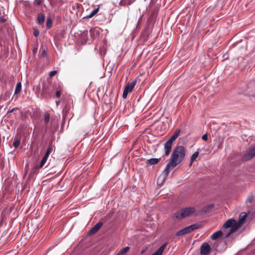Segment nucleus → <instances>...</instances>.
<instances>
[{
  "label": "nucleus",
  "mask_w": 255,
  "mask_h": 255,
  "mask_svg": "<svg viewBox=\"0 0 255 255\" xmlns=\"http://www.w3.org/2000/svg\"><path fill=\"white\" fill-rule=\"evenodd\" d=\"M185 153V148L182 145L177 146L174 148L171 155L170 161L166 165L162 173L165 177H167L170 170L183 160Z\"/></svg>",
  "instance_id": "obj_1"
},
{
  "label": "nucleus",
  "mask_w": 255,
  "mask_h": 255,
  "mask_svg": "<svg viewBox=\"0 0 255 255\" xmlns=\"http://www.w3.org/2000/svg\"><path fill=\"white\" fill-rule=\"evenodd\" d=\"M248 216V214L247 213L242 212L240 215L239 219L238 222L234 219L228 220L223 226L225 229L231 228L230 231L227 234L226 237H228L231 234L237 231L245 223Z\"/></svg>",
  "instance_id": "obj_2"
},
{
  "label": "nucleus",
  "mask_w": 255,
  "mask_h": 255,
  "mask_svg": "<svg viewBox=\"0 0 255 255\" xmlns=\"http://www.w3.org/2000/svg\"><path fill=\"white\" fill-rule=\"evenodd\" d=\"M180 130L179 129H176L174 134L170 138L164 143V148L165 150V155L167 156L169 154L172 146L173 141H174L179 136Z\"/></svg>",
  "instance_id": "obj_3"
},
{
  "label": "nucleus",
  "mask_w": 255,
  "mask_h": 255,
  "mask_svg": "<svg viewBox=\"0 0 255 255\" xmlns=\"http://www.w3.org/2000/svg\"><path fill=\"white\" fill-rule=\"evenodd\" d=\"M195 212V209L193 207H187L181 209L174 214V217L180 219L187 217Z\"/></svg>",
  "instance_id": "obj_4"
},
{
  "label": "nucleus",
  "mask_w": 255,
  "mask_h": 255,
  "mask_svg": "<svg viewBox=\"0 0 255 255\" xmlns=\"http://www.w3.org/2000/svg\"><path fill=\"white\" fill-rule=\"evenodd\" d=\"M200 225L195 224L184 228L176 233L177 236L184 235L188 234L195 229L200 228Z\"/></svg>",
  "instance_id": "obj_5"
},
{
  "label": "nucleus",
  "mask_w": 255,
  "mask_h": 255,
  "mask_svg": "<svg viewBox=\"0 0 255 255\" xmlns=\"http://www.w3.org/2000/svg\"><path fill=\"white\" fill-rule=\"evenodd\" d=\"M136 80H134L131 82H128L126 85L123 94V98L126 99L127 97V95L130 92H131L134 87Z\"/></svg>",
  "instance_id": "obj_6"
},
{
  "label": "nucleus",
  "mask_w": 255,
  "mask_h": 255,
  "mask_svg": "<svg viewBox=\"0 0 255 255\" xmlns=\"http://www.w3.org/2000/svg\"><path fill=\"white\" fill-rule=\"evenodd\" d=\"M211 251V247L207 243H204L200 248V254L201 255H207Z\"/></svg>",
  "instance_id": "obj_7"
},
{
  "label": "nucleus",
  "mask_w": 255,
  "mask_h": 255,
  "mask_svg": "<svg viewBox=\"0 0 255 255\" xmlns=\"http://www.w3.org/2000/svg\"><path fill=\"white\" fill-rule=\"evenodd\" d=\"M255 156V146L251 148L249 152L245 154L244 159L249 160Z\"/></svg>",
  "instance_id": "obj_8"
},
{
  "label": "nucleus",
  "mask_w": 255,
  "mask_h": 255,
  "mask_svg": "<svg viewBox=\"0 0 255 255\" xmlns=\"http://www.w3.org/2000/svg\"><path fill=\"white\" fill-rule=\"evenodd\" d=\"M103 223L102 222H98L97 223L90 231L89 234L90 235H93L96 233L102 226Z\"/></svg>",
  "instance_id": "obj_9"
},
{
  "label": "nucleus",
  "mask_w": 255,
  "mask_h": 255,
  "mask_svg": "<svg viewBox=\"0 0 255 255\" xmlns=\"http://www.w3.org/2000/svg\"><path fill=\"white\" fill-rule=\"evenodd\" d=\"M48 157L49 156H46V155H44L43 158H42L40 162V163L39 164H37L35 166V168L37 169L42 168L47 162Z\"/></svg>",
  "instance_id": "obj_10"
},
{
  "label": "nucleus",
  "mask_w": 255,
  "mask_h": 255,
  "mask_svg": "<svg viewBox=\"0 0 255 255\" xmlns=\"http://www.w3.org/2000/svg\"><path fill=\"white\" fill-rule=\"evenodd\" d=\"M160 158H150L146 161L147 165H155L157 164L160 160Z\"/></svg>",
  "instance_id": "obj_11"
},
{
  "label": "nucleus",
  "mask_w": 255,
  "mask_h": 255,
  "mask_svg": "<svg viewBox=\"0 0 255 255\" xmlns=\"http://www.w3.org/2000/svg\"><path fill=\"white\" fill-rule=\"evenodd\" d=\"M166 246V244H164L162 245L159 249L156 251L154 253L152 254L151 255H161L165 248Z\"/></svg>",
  "instance_id": "obj_12"
},
{
  "label": "nucleus",
  "mask_w": 255,
  "mask_h": 255,
  "mask_svg": "<svg viewBox=\"0 0 255 255\" xmlns=\"http://www.w3.org/2000/svg\"><path fill=\"white\" fill-rule=\"evenodd\" d=\"M223 234L222 231L221 230L218 231L216 232H215L211 237V238L212 240H216L219 237H221Z\"/></svg>",
  "instance_id": "obj_13"
},
{
  "label": "nucleus",
  "mask_w": 255,
  "mask_h": 255,
  "mask_svg": "<svg viewBox=\"0 0 255 255\" xmlns=\"http://www.w3.org/2000/svg\"><path fill=\"white\" fill-rule=\"evenodd\" d=\"M99 8H95L91 12L90 14L87 15L86 16H85L86 18H91L92 17H93L94 16H95L99 11Z\"/></svg>",
  "instance_id": "obj_14"
},
{
  "label": "nucleus",
  "mask_w": 255,
  "mask_h": 255,
  "mask_svg": "<svg viewBox=\"0 0 255 255\" xmlns=\"http://www.w3.org/2000/svg\"><path fill=\"white\" fill-rule=\"evenodd\" d=\"M37 19L38 21V23L39 24H42L45 20V15L43 13H40L38 14L37 17Z\"/></svg>",
  "instance_id": "obj_15"
},
{
  "label": "nucleus",
  "mask_w": 255,
  "mask_h": 255,
  "mask_svg": "<svg viewBox=\"0 0 255 255\" xmlns=\"http://www.w3.org/2000/svg\"><path fill=\"white\" fill-rule=\"evenodd\" d=\"M214 204H210L206 206L202 209V213H207L211 210L214 207Z\"/></svg>",
  "instance_id": "obj_16"
},
{
  "label": "nucleus",
  "mask_w": 255,
  "mask_h": 255,
  "mask_svg": "<svg viewBox=\"0 0 255 255\" xmlns=\"http://www.w3.org/2000/svg\"><path fill=\"white\" fill-rule=\"evenodd\" d=\"M21 90V84L20 82H18L17 83L16 85V87L15 89L14 94H17L19 93Z\"/></svg>",
  "instance_id": "obj_17"
},
{
  "label": "nucleus",
  "mask_w": 255,
  "mask_h": 255,
  "mask_svg": "<svg viewBox=\"0 0 255 255\" xmlns=\"http://www.w3.org/2000/svg\"><path fill=\"white\" fill-rule=\"evenodd\" d=\"M199 155V152L198 151L195 152L191 156V164L196 160Z\"/></svg>",
  "instance_id": "obj_18"
},
{
  "label": "nucleus",
  "mask_w": 255,
  "mask_h": 255,
  "mask_svg": "<svg viewBox=\"0 0 255 255\" xmlns=\"http://www.w3.org/2000/svg\"><path fill=\"white\" fill-rule=\"evenodd\" d=\"M129 247H127L124 248L122 250H121L118 253L120 255H124L125 254H126L129 251Z\"/></svg>",
  "instance_id": "obj_19"
},
{
  "label": "nucleus",
  "mask_w": 255,
  "mask_h": 255,
  "mask_svg": "<svg viewBox=\"0 0 255 255\" xmlns=\"http://www.w3.org/2000/svg\"><path fill=\"white\" fill-rule=\"evenodd\" d=\"M52 150H53L52 145H49L44 155L49 156V154L52 152Z\"/></svg>",
  "instance_id": "obj_20"
},
{
  "label": "nucleus",
  "mask_w": 255,
  "mask_h": 255,
  "mask_svg": "<svg viewBox=\"0 0 255 255\" xmlns=\"http://www.w3.org/2000/svg\"><path fill=\"white\" fill-rule=\"evenodd\" d=\"M50 121V115L48 113H46L44 116V123L47 124Z\"/></svg>",
  "instance_id": "obj_21"
},
{
  "label": "nucleus",
  "mask_w": 255,
  "mask_h": 255,
  "mask_svg": "<svg viewBox=\"0 0 255 255\" xmlns=\"http://www.w3.org/2000/svg\"><path fill=\"white\" fill-rule=\"evenodd\" d=\"M52 21L50 18H47L46 26L47 28H49L52 26Z\"/></svg>",
  "instance_id": "obj_22"
},
{
  "label": "nucleus",
  "mask_w": 255,
  "mask_h": 255,
  "mask_svg": "<svg viewBox=\"0 0 255 255\" xmlns=\"http://www.w3.org/2000/svg\"><path fill=\"white\" fill-rule=\"evenodd\" d=\"M20 144V141L19 140H15L13 143V145L14 147H17Z\"/></svg>",
  "instance_id": "obj_23"
},
{
  "label": "nucleus",
  "mask_w": 255,
  "mask_h": 255,
  "mask_svg": "<svg viewBox=\"0 0 255 255\" xmlns=\"http://www.w3.org/2000/svg\"><path fill=\"white\" fill-rule=\"evenodd\" d=\"M202 138L204 141H207L208 140V134L207 133L204 134L202 137Z\"/></svg>",
  "instance_id": "obj_24"
},
{
  "label": "nucleus",
  "mask_w": 255,
  "mask_h": 255,
  "mask_svg": "<svg viewBox=\"0 0 255 255\" xmlns=\"http://www.w3.org/2000/svg\"><path fill=\"white\" fill-rule=\"evenodd\" d=\"M39 32L38 30L34 29L33 34L35 37H37L39 35Z\"/></svg>",
  "instance_id": "obj_25"
},
{
  "label": "nucleus",
  "mask_w": 255,
  "mask_h": 255,
  "mask_svg": "<svg viewBox=\"0 0 255 255\" xmlns=\"http://www.w3.org/2000/svg\"><path fill=\"white\" fill-rule=\"evenodd\" d=\"M57 73V71H52L49 74L50 77H53Z\"/></svg>",
  "instance_id": "obj_26"
},
{
  "label": "nucleus",
  "mask_w": 255,
  "mask_h": 255,
  "mask_svg": "<svg viewBox=\"0 0 255 255\" xmlns=\"http://www.w3.org/2000/svg\"><path fill=\"white\" fill-rule=\"evenodd\" d=\"M61 96V91L60 90H57L56 92V96L57 98H60Z\"/></svg>",
  "instance_id": "obj_27"
},
{
  "label": "nucleus",
  "mask_w": 255,
  "mask_h": 255,
  "mask_svg": "<svg viewBox=\"0 0 255 255\" xmlns=\"http://www.w3.org/2000/svg\"><path fill=\"white\" fill-rule=\"evenodd\" d=\"M6 21V19L4 16H0V21L2 23L5 22Z\"/></svg>",
  "instance_id": "obj_28"
},
{
  "label": "nucleus",
  "mask_w": 255,
  "mask_h": 255,
  "mask_svg": "<svg viewBox=\"0 0 255 255\" xmlns=\"http://www.w3.org/2000/svg\"><path fill=\"white\" fill-rule=\"evenodd\" d=\"M254 200V198L252 196L251 197H249L247 199V201L250 202V203H251Z\"/></svg>",
  "instance_id": "obj_29"
},
{
  "label": "nucleus",
  "mask_w": 255,
  "mask_h": 255,
  "mask_svg": "<svg viewBox=\"0 0 255 255\" xmlns=\"http://www.w3.org/2000/svg\"><path fill=\"white\" fill-rule=\"evenodd\" d=\"M42 2V0H35V2L37 5H40Z\"/></svg>",
  "instance_id": "obj_30"
},
{
  "label": "nucleus",
  "mask_w": 255,
  "mask_h": 255,
  "mask_svg": "<svg viewBox=\"0 0 255 255\" xmlns=\"http://www.w3.org/2000/svg\"><path fill=\"white\" fill-rule=\"evenodd\" d=\"M14 110V109H13L12 110H9L8 111L7 113H11L13 112Z\"/></svg>",
  "instance_id": "obj_31"
},
{
  "label": "nucleus",
  "mask_w": 255,
  "mask_h": 255,
  "mask_svg": "<svg viewBox=\"0 0 255 255\" xmlns=\"http://www.w3.org/2000/svg\"><path fill=\"white\" fill-rule=\"evenodd\" d=\"M46 55V51L44 50L43 51V55L44 56Z\"/></svg>",
  "instance_id": "obj_32"
},
{
  "label": "nucleus",
  "mask_w": 255,
  "mask_h": 255,
  "mask_svg": "<svg viewBox=\"0 0 255 255\" xmlns=\"http://www.w3.org/2000/svg\"><path fill=\"white\" fill-rule=\"evenodd\" d=\"M60 103V100L56 101V103L57 106H58L59 105Z\"/></svg>",
  "instance_id": "obj_33"
},
{
  "label": "nucleus",
  "mask_w": 255,
  "mask_h": 255,
  "mask_svg": "<svg viewBox=\"0 0 255 255\" xmlns=\"http://www.w3.org/2000/svg\"><path fill=\"white\" fill-rule=\"evenodd\" d=\"M37 49L36 48H34V50H33L34 52H36L37 51Z\"/></svg>",
  "instance_id": "obj_34"
},
{
  "label": "nucleus",
  "mask_w": 255,
  "mask_h": 255,
  "mask_svg": "<svg viewBox=\"0 0 255 255\" xmlns=\"http://www.w3.org/2000/svg\"><path fill=\"white\" fill-rule=\"evenodd\" d=\"M117 255H120L119 253H118Z\"/></svg>",
  "instance_id": "obj_35"
},
{
  "label": "nucleus",
  "mask_w": 255,
  "mask_h": 255,
  "mask_svg": "<svg viewBox=\"0 0 255 255\" xmlns=\"http://www.w3.org/2000/svg\"><path fill=\"white\" fill-rule=\"evenodd\" d=\"M254 97H255V95H254Z\"/></svg>",
  "instance_id": "obj_36"
}]
</instances>
